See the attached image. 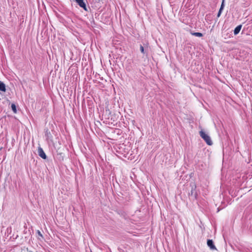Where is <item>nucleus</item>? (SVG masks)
Returning a JSON list of instances; mask_svg holds the SVG:
<instances>
[{
  "label": "nucleus",
  "mask_w": 252,
  "mask_h": 252,
  "mask_svg": "<svg viewBox=\"0 0 252 252\" xmlns=\"http://www.w3.org/2000/svg\"><path fill=\"white\" fill-rule=\"evenodd\" d=\"M200 137L206 142V143L209 146H211L213 144V142L212 141L210 137L203 130H201L199 132Z\"/></svg>",
  "instance_id": "1"
},
{
  "label": "nucleus",
  "mask_w": 252,
  "mask_h": 252,
  "mask_svg": "<svg viewBox=\"0 0 252 252\" xmlns=\"http://www.w3.org/2000/svg\"><path fill=\"white\" fill-rule=\"evenodd\" d=\"M140 50L143 55L147 56L149 50V43L148 42H143L142 44H140Z\"/></svg>",
  "instance_id": "2"
},
{
  "label": "nucleus",
  "mask_w": 252,
  "mask_h": 252,
  "mask_svg": "<svg viewBox=\"0 0 252 252\" xmlns=\"http://www.w3.org/2000/svg\"><path fill=\"white\" fill-rule=\"evenodd\" d=\"M74 1H75L79 5V6L82 8L84 10L86 11H88L86 3V1L87 2L86 0H74Z\"/></svg>",
  "instance_id": "3"
},
{
  "label": "nucleus",
  "mask_w": 252,
  "mask_h": 252,
  "mask_svg": "<svg viewBox=\"0 0 252 252\" xmlns=\"http://www.w3.org/2000/svg\"><path fill=\"white\" fill-rule=\"evenodd\" d=\"M240 252H252V247H246L243 246H239L237 247Z\"/></svg>",
  "instance_id": "4"
},
{
  "label": "nucleus",
  "mask_w": 252,
  "mask_h": 252,
  "mask_svg": "<svg viewBox=\"0 0 252 252\" xmlns=\"http://www.w3.org/2000/svg\"><path fill=\"white\" fill-rule=\"evenodd\" d=\"M195 189H196V185L194 184H193V185H191V190L190 192H189V196H192L195 198H196L197 194L195 190Z\"/></svg>",
  "instance_id": "5"
},
{
  "label": "nucleus",
  "mask_w": 252,
  "mask_h": 252,
  "mask_svg": "<svg viewBox=\"0 0 252 252\" xmlns=\"http://www.w3.org/2000/svg\"><path fill=\"white\" fill-rule=\"evenodd\" d=\"M38 155L43 159H46L47 157L43 149L41 147L38 148Z\"/></svg>",
  "instance_id": "6"
},
{
  "label": "nucleus",
  "mask_w": 252,
  "mask_h": 252,
  "mask_svg": "<svg viewBox=\"0 0 252 252\" xmlns=\"http://www.w3.org/2000/svg\"><path fill=\"white\" fill-rule=\"evenodd\" d=\"M12 229L11 226H9L6 228L5 232V237L6 239L9 240L10 236L12 235Z\"/></svg>",
  "instance_id": "7"
},
{
  "label": "nucleus",
  "mask_w": 252,
  "mask_h": 252,
  "mask_svg": "<svg viewBox=\"0 0 252 252\" xmlns=\"http://www.w3.org/2000/svg\"><path fill=\"white\" fill-rule=\"evenodd\" d=\"M45 136L47 140H51L52 135L48 128L44 129Z\"/></svg>",
  "instance_id": "8"
},
{
  "label": "nucleus",
  "mask_w": 252,
  "mask_h": 252,
  "mask_svg": "<svg viewBox=\"0 0 252 252\" xmlns=\"http://www.w3.org/2000/svg\"><path fill=\"white\" fill-rule=\"evenodd\" d=\"M207 244V246L210 248L211 250H214L217 249L212 240L208 239Z\"/></svg>",
  "instance_id": "9"
},
{
  "label": "nucleus",
  "mask_w": 252,
  "mask_h": 252,
  "mask_svg": "<svg viewBox=\"0 0 252 252\" xmlns=\"http://www.w3.org/2000/svg\"><path fill=\"white\" fill-rule=\"evenodd\" d=\"M224 7V0H222V3L221 4L219 10V12L217 14V17L219 18L220 16L222 11L223 10Z\"/></svg>",
  "instance_id": "10"
},
{
  "label": "nucleus",
  "mask_w": 252,
  "mask_h": 252,
  "mask_svg": "<svg viewBox=\"0 0 252 252\" xmlns=\"http://www.w3.org/2000/svg\"><path fill=\"white\" fill-rule=\"evenodd\" d=\"M6 90L5 84L3 82L0 81V91L5 92Z\"/></svg>",
  "instance_id": "11"
},
{
  "label": "nucleus",
  "mask_w": 252,
  "mask_h": 252,
  "mask_svg": "<svg viewBox=\"0 0 252 252\" xmlns=\"http://www.w3.org/2000/svg\"><path fill=\"white\" fill-rule=\"evenodd\" d=\"M242 26L241 25H239L237 26L235 28V29L234 30V35H236L238 34L239 33V32H240V30H241V29L242 28Z\"/></svg>",
  "instance_id": "12"
},
{
  "label": "nucleus",
  "mask_w": 252,
  "mask_h": 252,
  "mask_svg": "<svg viewBox=\"0 0 252 252\" xmlns=\"http://www.w3.org/2000/svg\"><path fill=\"white\" fill-rule=\"evenodd\" d=\"M18 237V235L17 234H13L11 235V236H10L9 237V239L8 240H11V241H13L15 239H16Z\"/></svg>",
  "instance_id": "13"
},
{
  "label": "nucleus",
  "mask_w": 252,
  "mask_h": 252,
  "mask_svg": "<svg viewBox=\"0 0 252 252\" xmlns=\"http://www.w3.org/2000/svg\"><path fill=\"white\" fill-rule=\"evenodd\" d=\"M191 34L194 36H197V37L203 36V34L201 32H192Z\"/></svg>",
  "instance_id": "14"
},
{
  "label": "nucleus",
  "mask_w": 252,
  "mask_h": 252,
  "mask_svg": "<svg viewBox=\"0 0 252 252\" xmlns=\"http://www.w3.org/2000/svg\"><path fill=\"white\" fill-rule=\"evenodd\" d=\"M11 107V109H12L13 112L14 113H17V109H16V105L14 103H12Z\"/></svg>",
  "instance_id": "15"
},
{
  "label": "nucleus",
  "mask_w": 252,
  "mask_h": 252,
  "mask_svg": "<svg viewBox=\"0 0 252 252\" xmlns=\"http://www.w3.org/2000/svg\"><path fill=\"white\" fill-rule=\"evenodd\" d=\"M21 252H33L32 251H29L28 248H24L22 249Z\"/></svg>",
  "instance_id": "16"
},
{
  "label": "nucleus",
  "mask_w": 252,
  "mask_h": 252,
  "mask_svg": "<svg viewBox=\"0 0 252 252\" xmlns=\"http://www.w3.org/2000/svg\"><path fill=\"white\" fill-rule=\"evenodd\" d=\"M36 233H37V234H38V235L39 236H40L41 238H43V235H42V233H41V232H40L39 230H38L36 231Z\"/></svg>",
  "instance_id": "17"
},
{
  "label": "nucleus",
  "mask_w": 252,
  "mask_h": 252,
  "mask_svg": "<svg viewBox=\"0 0 252 252\" xmlns=\"http://www.w3.org/2000/svg\"><path fill=\"white\" fill-rule=\"evenodd\" d=\"M250 230L252 231V226H250Z\"/></svg>",
  "instance_id": "18"
},
{
  "label": "nucleus",
  "mask_w": 252,
  "mask_h": 252,
  "mask_svg": "<svg viewBox=\"0 0 252 252\" xmlns=\"http://www.w3.org/2000/svg\"><path fill=\"white\" fill-rule=\"evenodd\" d=\"M91 252H92V251Z\"/></svg>",
  "instance_id": "19"
}]
</instances>
